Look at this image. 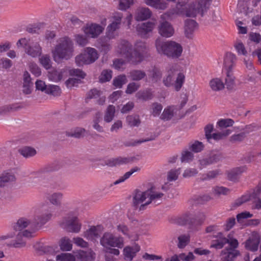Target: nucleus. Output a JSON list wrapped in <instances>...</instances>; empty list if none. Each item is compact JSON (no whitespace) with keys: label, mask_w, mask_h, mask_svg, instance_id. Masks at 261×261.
Returning a JSON list of instances; mask_svg holds the SVG:
<instances>
[{"label":"nucleus","mask_w":261,"mask_h":261,"mask_svg":"<svg viewBox=\"0 0 261 261\" xmlns=\"http://www.w3.org/2000/svg\"><path fill=\"white\" fill-rule=\"evenodd\" d=\"M115 53L125 58L127 62L137 65L141 63L146 57L147 47L144 41H137L134 45L126 40H120L115 47Z\"/></svg>","instance_id":"f257e3e1"},{"label":"nucleus","mask_w":261,"mask_h":261,"mask_svg":"<svg viewBox=\"0 0 261 261\" xmlns=\"http://www.w3.org/2000/svg\"><path fill=\"white\" fill-rule=\"evenodd\" d=\"M184 4L176 3L175 7L171 9L160 16V20L158 27L159 34L163 37L170 38L174 34V29L171 23L167 20L170 19L173 15H185L183 9Z\"/></svg>","instance_id":"f03ea898"},{"label":"nucleus","mask_w":261,"mask_h":261,"mask_svg":"<svg viewBox=\"0 0 261 261\" xmlns=\"http://www.w3.org/2000/svg\"><path fill=\"white\" fill-rule=\"evenodd\" d=\"M163 195L152 189L144 192L137 191L133 197V205L136 209L143 211L150 203L156 205L161 203Z\"/></svg>","instance_id":"7ed1b4c3"},{"label":"nucleus","mask_w":261,"mask_h":261,"mask_svg":"<svg viewBox=\"0 0 261 261\" xmlns=\"http://www.w3.org/2000/svg\"><path fill=\"white\" fill-rule=\"evenodd\" d=\"M74 45L72 41L68 37L61 38L52 49L53 59L59 63L62 60H69L73 55Z\"/></svg>","instance_id":"20e7f679"},{"label":"nucleus","mask_w":261,"mask_h":261,"mask_svg":"<svg viewBox=\"0 0 261 261\" xmlns=\"http://www.w3.org/2000/svg\"><path fill=\"white\" fill-rule=\"evenodd\" d=\"M155 46L158 53L172 59L180 57L183 50L180 44L172 40L164 41L160 38L155 40Z\"/></svg>","instance_id":"39448f33"},{"label":"nucleus","mask_w":261,"mask_h":261,"mask_svg":"<svg viewBox=\"0 0 261 261\" xmlns=\"http://www.w3.org/2000/svg\"><path fill=\"white\" fill-rule=\"evenodd\" d=\"M212 0H196L195 2L187 5L183 1H178L184 4V14L187 17H195L198 14L203 15L210 8Z\"/></svg>","instance_id":"423d86ee"},{"label":"nucleus","mask_w":261,"mask_h":261,"mask_svg":"<svg viewBox=\"0 0 261 261\" xmlns=\"http://www.w3.org/2000/svg\"><path fill=\"white\" fill-rule=\"evenodd\" d=\"M176 71L175 65H170L167 69L166 74L163 79V83L166 87L173 86L176 91H179L185 82V73L184 72H179L174 82V75Z\"/></svg>","instance_id":"0eeeda50"},{"label":"nucleus","mask_w":261,"mask_h":261,"mask_svg":"<svg viewBox=\"0 0 261 261\" xmlns=\"http://www.w3.org/2000/svg\"><path fill=\"white\" fill-rule=\"evenodd\" d=\"M226 243L229 244L231 248L228 249L227 251H223L222 252V259L224 261H231L238 255L239 252L234 250V248L238 247V242L237 239L232 238L230 234L228 236V238H223L221 240L214 243L211 245V247L216 249H220Z\"/></svg>","instance_id":"6e6552de"},{"label":"nucleus","mask_w":261,"mask_h":261,"mask_svg":"<svg viewBox=\"0 0 261 261\" xmlns=\"http://www.w3.org/2000/svg\"><path fill=\"white\" fill-rule=\"evenodd\" d=\"M98 58V51L94 48L88 47L84 49L83 53L75 57V61L77 66H82L93 63Z\"/></svg>","instance_id":"1a4fd4ad"},{"label":"nucleus","mask_w":261,"mask_h":261,"mask_svg":"<svg viewBox=\"0 0 261 261\" xmlns=\"http://www.w3.org/2000/svg\"><path fill=\"white\" fill-rule=\"evenodd\" d=\"M16 44L18 47H24L25 53L32 57H37L40 56L42 53V47L37 41L21 38L17 41Z\"/></svg>","instance_id":"9d476101"},{"label":"nucleus","mask_w":261,"mask_h":261,"mask_svg":"<svg viewBox=\"0 0 261 261\" xmlns=\"http://www.w3.org/2000/svg\"><path fill=\"white\" fill-rule=\"evenodd\" d=\"M53 208L47 205L40 206L36 212L34 217V223L37 226L46 224L54 217Z\"/></svg>","instance_id":"9b49d317"},{"label":"nucleus","mask_w":261,"mask_h":261,"mask_svg":"<svg viewBox=\"0 0 261 261\" xmlns=\"http://www.w3.org/2000/svg\"><path fill=\"white\" fill-rule=\"evenodd\" d=\"M100 244L105 248L117 247L122 248L124 246L123 237L115 236L110 232H105L100 241Z\"/></svg>","instance_id":"f8f14e48"},{"label":"nucleus","mask_w":261,"mask_h":261,"mask_svg":"<svg viewBox=\"0 0 261 261\" xmlns=\"http://www.w3.org/2000/svg\"><path fill=\"white\" fill-rule=\"evenodd\" d=\"M102 24L91 22L85 25L82 30L85 35L90 38H97L104 31L106 24V19L101 22Z\"/></svg>","instance_id":"ddd939ff"},{"label":"nucleus","mask_w":261,"mask_h":261,"mask_svg":"<svg viewBox=\"0 0 261 261\" xmlns=\"http://www.w3.org/2000/svg\"><path fill=\"white\" fill-rule=\"evenodd\" d=\"M62 225L68 231L74 233H79L82 228V224L76 216H68L64 218Z\"/></svg>","instance_id":"4468645a"},{"label":"nucleus","mask_w":261,"mask_h":261,"mask_svg":"<svg viewBox=\"0 0 261 261\" xmlns=\"http://www.w3.org/2000/svg\"><path fill=\"white\" fill-rule=\"evenodd\" d=\"M16 239L13 246L16 248H21L24 247L26 244V239L31 238L33 237L34 229L31 230L23 229L18 231Z\"/></svg>","instance_id":"2eb2a0df"},{"label":"nucleus","mask_w":261,"mask_h":261,"mask_svg":"<svg viewBox=\"0 0 261 261\" xmlns=\"http://www.w3.org/2000/svg\"><path fill=\"white\" fill-rule=\"evenodd\" d=\"M155 25V22L147 21L137 25L136 30L141 37L147 38L149 37V34L152 33Z\"/></svg>","instance_id":"dca6fc26"},{"label":"nucleus","mask_w":261,"mask_h":261,"mask_svg":"<svg viewBox=\"0 0 261 261\" xmlns=\"http://www.w3.org/2000/svg\"><path fill=\"white\" fill-rule=\"evenodd\" d=\"M102 231L103 227L101 225L92 226L84 232L83 236L88 240L94 241L100 236Z\"/></svg>","instance_id":"f3484780"},{"label":"nucleus","mask_w":261,"mask_h":261,"mask_svg":"<svg viewBox=\"0 0 261 261\" xmlns=\"http://www.w3.org/2000/svg\"><path fill=\"white\" fill-rule=\"evenodd\" d=\"M198 29V24L193 19H187L184 23V32L186 37L191 39Z\"/></svg>","instance_id":"a211bd4d"},{"label":"nucleus","mask_w":261,"mask_h":261,"mask_svg":"<svg viewBox=\"0 0 261 261\" xmlns=\"http://www.w3.org/2000/svg\"><path fill=\"white\" fill-rule=\"evenodd\" d=\"M152 15L151 10L145 7L138 8L135 13V19L138 21H142L149 19Z\"/></svg>","instance_id":"6ab92c4d"},{"label":"nucleus","mask_w":261,"mask_h":261,"mask_svg":"<svg viewBox=\"0 0 261 261\" xmlns=\"http://www.w3.org/2000/svg\"><path fill=\"white\" fill-rule=\"evenodd\" d=\"M37 225L34 223V219L33 221L26 218H21L19 219L14 226V229L16 231L22 230L29 227L31 229H35Z\"/></svg>","instance_id":"aec40b11"},{"label":"nucleus","mask_w":261,"mask_h":261,"mask_svg":"<svg viewBox=\"0 0 261 261\" xmlns=\"http://www.w3.org/2000/svg\"><path fill=\"white\" fill-rule=\"evenodd\" d=\"M236 60L237 58L234 54L227 52L224 56L223 68L226 71H232L235 66Z\"/></svg>","instance_id":"412c9836"},{"label":"nucleus","mask_w":261,"mask_h":261,"mask_svg":"<svg viewBox=\"0 0 261 261\" xmlns=\"http://www.w3.org/2000/svg\"><path fill=\"white\" fill-rule=\"evenodd\" d=\"M147 6L157 10H165L168 8V5L165 0H143Z\"/></svg>","instance_id":"4be33fe9"},{"label":"nucleus","mask_w":261,"mask_h":261,"mask_svg":"<svg viewBox=\"0 0 261 261\" xmlns=\"http://www.w3.org/2000/svg\"><path fill=\"white\" fill-rule=\"evenodd\" d=\"M110 40L107 36L102 37L97 40L98 45H97V47L100 49L102 53L107 54L111 50L112 46Z\"/></svg>","instance_id":"5701e85b"},{"label":"nucleus","mask_w":261,"mask_h":261,"mask_svg":"<svg viewBox=\"0 0 261 261\" xmlns=\"http://www.w3.org/2000/svg\"><path fill=\"white\" fill-rule=\"evenodd\" d=\"M67 70L65 68L59 70H53L48 72V77L50 81L57 82L60 81L65 76L67 75Z\"/></svg>","instance_id":"b1692460"},{"label":"nucleus","mask_w":261,"mask_h":261,"mask_svg":"<svg viewBox=\"0 0 261 261\" xmlns=\"http://www.w3.org/2000/svg\"><path fill=\"white\" fill-rule=\"evenodd\" d=\"M246 170L247 167L245 166L233 168L227 171V177L229 180L234 181L238 179L242 173L245 172Z\"/></svg>","instance_id":"393cba45"},{"label":"nucleus","mask_w":261,"mask_h":261,"mask_svg":"<svg viewBox=\"0 0 261 261\" xmlns=\"http://www.w3.org/2000/svg\"><path fill=\"white\" fill-rule=\"evenodd\" d=\"M221 155L219 153H212L208 158L199 160L200 168H203L211 164L218 162L221 159Z\"/></svg>","instance_id":"a878e982"},{"label":"nucleus","mask_w":261,"mask_h":261,"mask_svg":"<svg viewBox=\"0 0 261 261\" xmlns=\"http://www.w3.org/2000/svg\"><path fill=\"white\" fill-rule=\"evenodd\" d=\"M16 176L12 172H4L0 175V187L16 180Z\"/></svg>","instance_id":"bb28decb"},{"label":"nucleus","mask_w":261,"mask_h":261,"mask_svg":"<svg viewBox=\"0 0 261 261\" xmlns=\"http://www.w3.org/2000/svg\"><path fill=\"white\" fill-rule=\"evenodd\" d=\"M63 197V193L58 192L48 194L46 198L51 204L58 206L61 205Z\"/></svg>","instance_id":"cd10ccee"},{"label":"nucleus","mask_w":261,"mask_h":261,"mask_svg":"<svg viewBox=\"0 0 261 261\" xmlns=\"http://www.w3.org/2000/svg\"><path fill=\"white\" fill-rule=\"evenodd\" d=\"M75 255L80 261H92L95 258V253L91 250L87 251L80 250Z\"/></svg>","instance_id":"c85d7f7f"},{"label":"nucleus","mask_w":261,"mask_h":261,"mask_svg":"<svg viewBox=\"0 0 261 261\" xmlns=\"http://www.w3.org/2000/svg\"><path fill=\"white\" fill-rule=\"evenodd\" d=\"M140 249V246L138 245H135L132 247L127 246L125 247L123 249L125 258L132 260L136 255V253L139 251Z\"/></svg>","instance_id":"c756f323"},{"label":"nucleus","mask_w":261,"mask_h":261,"mask_svg":"<svg viewBox=\"0 0 261 261\" xmlns=\"http://www.w3.org/2000/svg\"><path fill=\"white\" fill-rule=\"evenodd\" d=\"M209 86L213 91H219L224 88V84L221 79L216 77L209 82Z\"/></svg>","instance_id":"7c9ffc66"},{"label":"nucleus","mask_w":261,"mask_h":261,"mask_svg":"<svg viewBox=\"0 0 261 261\" xmlns=\"http://www.w3.org/2000/svg\"><path fill=\"white\" fill-rule=\"evenodd\" d=\"M136 96L138 99L143 100L144 101L151 99L153 96V92L151 89H146L143 91L138 92Z\"/></svg>","instance_id":"2f4dec72"},{"label":"nucleus","mask_w":261,"mask_h":261,"mask_svg":"<svg viewBox=\"0 0 261 261\" xmlns=\"http://www.w3.org/2000/svg\"><path fill=\"white\" fill-rule=\"evenodd\" d=\"M259 240L256 237L249 238L245 243V248L252 251H255L258 249Z\"/></svg>","instance_id":"473e14b6"},{"label":"nucleus","mask_w":261,"mask_h":261,"mask_svg":"<svg viewBox=\"0 0 261 261\" xmlns=\"http://www.w3.org/2000/svg\"><path fill=\"white\" fill-rule=\"evenodd\" d=\"M119 28V25L112 22L108 25L106 29V36L108 37L109 40L114 39L116 37V34L115 32L118 30Z\"/></svg>","instance_id":"72a5a7b5"},{"label":"nucleus","mask_w":261,"mask_h":261,"mask_svg":"<svg viewBox=\"0 0 261 261\" xmlns=\"http://www.w3.org/2000/svg\"><path fill=\"white\" fill-rule=\"evenodd\" d=\"M19 153L24 158H29L34 156L37 152L35 148L30 146H24L18 150Z\"/></svg>","instance_id":"f704fd0d"},{"label":"nucleus","mask_w":261,"mask_h":261,"mask_svg":"<svg viewBox=\"0 0 261 261\" xmlns=\"http://www.w3.org/2000/svg\"><path fill=\"white\" fill-rule=\"evenodd\" d=\"M115 107L113 105H109L105 111L104 121L107 123L111 122L115 117Z\"/></svg>","instance_id":"c9c22d12"},{"label":"nucleus","mask_w":261,"mask_h":261,"mask_svg":"<svg viewBox=\"0 0 261 261\" xmlns=\"http://www.w3.org/2000/svg\"><path fill=\"white\" fill-rule=\"evenodd\" d=\"M140 168L138 167H135L132 168L129 171L126 172L123 175L119 177L118 179L114 182V185H118L125 181L129 178L130 176L134 173L140 171Z\"/></svg>","instance_id":"e433bc0d"},{"label":"nucleus","mask_w":261,"mask_h":261,"mask_svg":"<svg viewBox=\"0 0 261 261\" xmlns=\"http://www.w3.org/2000/svg\"><path fill=\"white\" fill-rule=\"evenodd\" d=\"M174 108L173 106H168L164 109L160 118L164 121H168L171 119L174 113Z\"/></svg>","instance_id":"4c0bfd02"},{"label":"nucleus","mask_w":261,"mask_h":261,"mask_svg":"<svg viewBox=\"0 0 261 261\" xmlns=\"http://www.w3.org/2000/svg\"><path fill=\"white\" fill-rule=\"evenodd\" d=\"M129 76L132 80L137 81L143 79L146 76V73L140 70H133L129 72Z\"/></svg>","instance_id":"58836bf2"},{"label":"nucleus","mask_w":261,"mask_h":261,"mask_svg":"<svg viewBox=\"0 0 261 261\" xmlns=\"http://www.w3.org/2000/svg\"><path fill=\"white\" fill-rule=\"evenodd\" d=\"M126 122L130 127L138 126L140 124L139 117L136 115L127 116L126 118Z\"/></svg>","instance_id":"ea45409f"},{"label":"nucleus","mask_w":261,"mask_h":261,"mask_svg":"<svg viewBox=\"0 0 261 261\" xmlns=\"http://www.w3.org/2000/svg\"><path fill=\"white\" fill-rule=\"evenodd\" d=\"M60 246L62 250L67 251L71 250L72 244L71 240L69 238L64 237L61 239Z\"/></svg>","instance_id":"a19ab883"},{"label":"nucleus","mask_w":261,"mask_h":261,"mask_svg":"<svg viewBox=\"0 0 261 261\" xmlns=\"http://www.w3.org/2000/svg\"><path fill=\"white\" fill-rule=\"evenodd\" d=\"M86 130L84 128L77 127L67 132V135L70 137H73L76 138H80L84 136Z\"/></svg>","instance_id":"79ce46f5"},{"label":"nucleus","mask_w":261,"mask_h":261,"mask_svg":"<svg viewBox=\"0 0 261 261\" xmlns=\"http://www.w3.org/2000/svg\"><path fill=\"white\" fill-rule=\"evenodd\" d=\"M232 131L229 129H225L221 132H217L212 134V139L218 141L223 139L231 133Z\"/></svg>","instance_id":"37998d69"},{"label":"nucleus","mask_w":261,"mask_h":261,"mask_svg":"<svg viewBox=\"0 0 261 261\" xmlns=\"http://www.w3.org/2000/svg\"><path fill=\"white\" fill-rule=\"evenodd\" d=\"M226 77L225 78V84L228 89H231L234 85V77L232 71H226Z\"/></svg>","instance_id":"c03bdc74"},{"label":"nucleus","mask_w":261,"mask_h":261,"mask_svg":"<svg viewBox=\"0 0 261 261\" xmlns=\"http://www.w3.org/2000/svg\"><path fill=\"white\" fill-rule=\"evenodd\" d=\"M127 82L126 76L125 75H120L113 80V85L117 88H121L123 85Z\"/></svg>","instance_id":"a18cd8bd"},{"label":"nucleus","mask_w":261,"mask_h":261,"mask_svg":"<svg viewBox=\"0 0 261 261\" xmlns=\"http://www.w3.org/2000/svg\"><path fill=\"white\" fill-rule=\"evenodd\" d=\"M163 107L161 104L158 102H154L151 106L150 113L154 117L160 115Z\"/></svg>","instance_id":"49530a36"},{"label":"nucleus","mask_w":261,"mask_h":261,"mask_svg":"<svg viewBox=\"0 0 261 261\" xmlns=\"http://www.w3.org/2000/svg\"><path fill=\"white\" fill-rule=\"evenodd\" d=\"M88 38L89 37L86 35L77 34L75 35V41L80 46H84L89 43Z\"/></svg>","instance_id":"de8ad7c7"},{"label":"nucleus","mask_w":261,"mask_h":261,"mask_svg":"<svg viewBox=\"0 0 261 261\" xmlns=\"http://www.w3.org/2000/svg\"><path fill=\"white\" fill-rule=\"evenodd\" d=\"M39 62L42 66L46 69H49L51 66L50 57L48 55H45L39 58Z\"/></svg>","instance_id":"09e8293b"},{"label":"nucleus","mask_w":261,"mask_h":261,"mask_svg":"<svg viewBox=\"0 0 261 261\" xmlns=\"http://www.w3.org/2000/svg\"><path fill=\"white\" fill-rule=\"evenodd\" d=\"M45 93L54 96H58L60 94L61 90L58 86L49 85L47 86Z\"/></svg>","instance_id":"8fccbe9b"},{"label":"nucleus","mask_w":261,"mask_h":261,"mask_svg":"<svg viewBox=\"0 0 261 261\" xmlns=\"http://www.w3.org/2000/svg\"><path fill=\"white\" fill-rule=\"evenodd\" d=\"M58 261H75V257L70 253H62L56 256Z\"/></svg>","instance_id":"3c124183"},{"label":"nucleus","mask_w":261,"mask_h":261,"mask_svg":"<svg viewBox=\"0 0 261 261\" xmlns=\"http://www.w3.org/2000/svg\"><path fill=\"white\" fill-rule=\"evenodd\" d=\"M134 4V0H119L118 8L121 10H126Z\"/></svg>","instance_id":"603ef678"},{"label":"nucleus","mask_w":261,"mask_h":261,"mask_svg":"<svg viewBox=\"0 0 261 261\" xmlns=\"http://www.w3.org/2000/svg\"><path fill=\"white\" fill-rule=\"evenodd\" d=\"M112 71L110 70H104L101 73L99 81L101 83L109 81L112 77Z\"/></svg>","instance_id":"864d4df0"},{"label":"nucleus","mask_w":261,"mask_h":261,"mask_svg":"<svg viewBox=\"0 0 261 261\" xmlns=\"http://www.w3.org/2000/svg\"><path fill=\"white\" fill-rule=\"evenodd\" d=\"M234 123V121L231 119H221L217 122V125L221 128H226L231 126Z\"/></svg>","instance_id":"5fc2aeb1"},{"label":"nucleus","mask_w":261,"mask_h":261,"mask_svg":"<svg viewBox=\"0 0 261 261\" xmlns=\"http://www.w3.org/2000/svg\"><path fill=\"white\" fill-rule=\"evenodd\" d=\"M125 62L121 59H117L113 61V67L117 70L123 71L125 69Z\"/></svg>","instance_id":"6e6d98bb"},{"label":"nucleus","mask_w":261,"mask_h":261,"mask_svg":"<svg viewBox=\"0 0 261 261\" xmlns=\"http://www.w3.org/2000/svg\"><path fill=\"white\" fill-rule=\"evenodd\" d=\"M123 127V122L120 120H117L114 122L110 128L112 133H118Z\"/></svg>","instance_id":"4d7b16f0"},{"label":"nucleus","mask_w":261,"mask_h":261,"mask_svg":"<svg viewBox=\"0 0 261 261\" xmlns=\"http://www.w3.org/2000/svg\"><path fill=\"white\" fill-rule=\"evenodd\" d=\"M180 173V169H172L168 172L167 174V179L169 181L175 180L177 179L178 176Z\"/></svg>","instance_id":"13d9d810"},{"label":"nucleus","mask_w":261,"mask_h":261,"mask_svg":"<svg viewBox=\"0 0 261 261\" xmlns=\"http://www.w3.org/2000/svg\"><path fill=\"white\" fill-rule=\"evenodd\" d=\"M117 230L118 232H121L123 235L130 238V230L127 226L124 224H119L117 225Z\"/></svg>","instance_id":"bf43d9fd"},{"label":"nucleus","mask_w":261,"mask_h":261,"mask_svg":"<svg viewBox=\"0 0 261 261\" xmlns=\"http://www.w3.org/2000/svg\"><path fill=\"white\" fill-rule=\"evenodd\" d=\"M203 147L201 142L196 141L190 145V148L193 151L199 152L203 149Z\"/></svg>","instance_id":"052dcab7"},{"label":"nucleus","mask_w":261,"mask_h":261,"mask_svg":"<svg viewBox=\"0 0 261 261\" xmlns=\"http://www.w3.org/2000/svg\"><path fill=\"white\" fill-rule=\"evenodd\" d=\"M74 243L77 246L82 248H86L88 246V243L83 238L80 237H74L73 238Z\"/></svg>","instance_id":"680f3d73"},{"label":"nucleus","mask_w":261,"mask_h":261,"mask_svg":"<svg viewBox=\"0 0 261 261\" xmlns=\"http://www.w3.org/2000/svg\"><path fill=\"white\" fill-rule=\"evenodd\" d=\"M193 154L188 150H185L182 153L181 161L182 162H189L193 160Z\"/></svg>","instance_id":"e2e57ef3"},{"label":"nucleus","mask_w":261,"mask_h":261,"mask_svg":"<svg viewBox=\"0 0 261 261\" xmlns=\"http://www.w3.org/2000/svg\"><path fill=\"white\" fill-rule=\"evenodd\" d=\"M234 47L239 55H245L246 54L247 51L245 46L241 42L237 41L234 44Z\"/></svg>","instance_id":"0e129e2a"},{"label":"nucleus","mask_w":261,"mask_h":261,"mask_svg":"<svg viewBox=\"0 0 261 261\" xmlns=\"http://www.w3.org/2000/svg\"><path fill=\"white\" fill-rule=\"evenodd\" d=\"M140 86V84L138 83L134 82L130 83L127 85L125 92L127 94H132L136 91L139 88Z\"/></svg>","instance_id":"69168bd1"},{"label":"nucleus","mask_w":261,"mask_h":261,"mask_svg":"<svg viewBox=\"0 0 261 261\" xmlns=\"http://www.w3.org/2000/svg\"><path fill=\"white\" fill-rule=\"evenodd\" d=\"M178 247L180 248H184L189 241V236L187 235L180 236L178 237Z\"/></svg>","instance_id":"338daca9"},{"label":"nucleus","mask_w":261,"mask_h":261,"mask_svg":"<svg viewBox=\"0 0 261 261\" xmlns=\"http://www.w3.org/2000/svg\"><path fill=\"white\" fill-rule=\"evenodd\" d=\"M29 66L30 71L34 75L38 76L41 74V70L36 63H30Z\"/></svg>","instance_id":"774afa93"}]
</instances>
